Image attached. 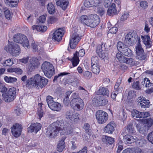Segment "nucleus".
Wrapping results in <instances>:
<instances>
[{
	"label": "nucleus",
	"instance_id": "nucleus-1",
	"mask_svg": "<svg viewBox=\"0 0 153 153\" xmlns=\"http://www.w3.org/2000/svg\"><path fill=\"white\" fill-rule=\"evenodd\" d=\"M61 131L63 134L68 135L73 132L72 128L70 125L62 120L53 122L48 127L46 131V134L51 138H54Z\"/></svg>",
	"mask_w": 153,
	"mask_h": 153
},
{
	"label": "nucleus",
	"instance_id": "nucleus-2",
	"mask_svg": "<svg viewBox=\"0 0 153 153\" xmlns=\"http://www.w3.org/2000/svg\"><path fill=\"white\" fill-rule=\"evenodd\" d=\"M48 82V80L45 77L37 74L27 81L26 85L29 88H34L39 89L46 86Z\"/></svg>",
	"mask_w": 153,
	"mask_h": 153
},
{
	"label": "nucleus",
	"instance_id": "nucleus-3",
	"mask_svg": "<svg viewBox=\"0 0 153 153\" xmlns=\"http://www.w3.org/2000/svg\"><path fill=\"white\" fill-rule=\"evenodd\" d=\"M4 49L14 56H19L21 53V49L19 45L13 42L9 43L4 47Z\"/></svg>",
	"mask_w": 153,
	"mask_h": 153
},
{
	"label": "nucleus",
	"instance_id": "nucleus-4",
	"mask_svg": "<svg viewBox=\"0 0 153 153\" xmlns=\"http://www.w3.org/2000/svg\"><path fill=\"white\" fill-rule=\"evenodd\" d=\"M13 39L15 42L21 44L26 49L30 47L28 39L26 36L23 34L20 33L16 34L13 36Z\"/></svg>",
	"mask_w": 153,
	"mask_h": 153
},
{
	"label": "nucleus",
	"instance_id": "nucleus-5",
	"mask_svg": "<svg viewBox=\"0 0 153 153\" xmlns=\"http://www.w3.org/2000/svg\"><path fill=\"white\" fill-rule=\"evenodd\" d=\"M140 38L137 34L129 33L125 35L124 42L128 45L131 46L134 45L137 42L140 41Z\"/></svg>",
	"mask_w": 153,
	"mask_h": 153
},
{
	"label": "nucleus",
	"instance_id": "nucleus-6",
	"mask_svg": "<svg viewBox=\"0 0 153 153\" xmlns=\"http://www.w3.org/2000/svg\"><path fill=\"white\" fill-rule=\"evenodd\" d=\"M41 69L45 75L48 78H50L53 75L54 71L53 65L50 62H45L41 66Z\"/></svg>",
	"mask_w": 153,
	"mask_h": 153
},
{
	"label": "nucleus",
	"instance_id": "nucleus-7",
	"mask_svg": "<svg viewBox=\"0 0 153 153\" xmlns=\"http://www.w3.org/2000/svg\"><path fill=\"white\" fill-rule=\"evenodd\" d=\"M95 116L97 123L100 124L105 123L108 117V113L102 110L97 111L95 113Z\"/></svg>",
	"mask_w": 153,
	"mask_h": 153
},
{
	"label": "nucleus",
	"instance_id": "nucleus-8",
	"mask_svg": "<svg viewBox=\"0 0 153 153\" xmlns=\"http://www.w3.org/2000/svg\"><path fill=\"white\" fill-rule=\"evenodd\" d=\"M40 64L38 58L36 57H33L29 59V63L27 65V67L28 71H32L38 68Z\"/></svg>",
	"mask_w": 153,
	"mask_h": 153
},
{
	"label": "nucleus",
	"instance_id": "nucleus-9",
	"mask_svg": "<svg viewBox=\"0 0 153 153\" xmlns=\"http://www.w3.org/2000/svg\"><path fill=\"white\" fill-rule=\"evenodd\" d=\"M85 54V50L83 49L80 50L78 52L76 51L74 54V56L71 59V61L74 66H76L79 61V57H82Z\"/></svg>",
	"mask_w": 153,
	"mask_h": 153
},
{
	"label": "nucleus",
	"instance_id": "nucleus-10",
	"mask_svg": "<svg viewBox=\"0 0 153 153\" xmlns=\"http://www.w3.org/2000/svg\"><path fill=\"white\" fill-rule=\"evenodd\" d=\"M81 38L79 34L76 32L73 33L70 37L69 45L71 49H74L76 45L80 40Z\"/></svg>",
	"mask_w": 153,
	"mask_h": 153
},
{
	"label": "nucleus",
	"instance_id": "nucleus-11",
	"mask_svg": "<svg viewBox=\"0 0 153 153\" xmlns=\"http://www.w3.org/2000/svg\"><path fill=\"white\" fill-rule=\"evenodd\" d=\"M89 27H94L97 26L100 22L99 16L97 14H92L89 16Z\"/></svg>",
	"mask_w": 153,
	"mask_h": 153
},
{
	"label": "nucleus",
	"instance_id": "nucleus-12",
	"mask_svg": "<svg viewBox=\"0 0 153 153\" xmlns=\"http://www.w3.org/2000/svg\"><path fill=\"white\" fill-rule=\"evenodd\" d=\"M80 115L77 113H74L72 111H67L66 117L67 119L71 120L72 122H76L79 120Z\"/></svg>",
	"mask_w": 153,
	"mask_h": 153
},
{
	"label": "nucleus",
	"instance_id": "nucleus-13",
	"mask_svg": "<svg viewBox=\"0 0 153 153\" xmlns=\"http://www.w3.org/2000/svg\"><path fill=\"white\" fill-rule=\"evenodd\" d=\"M22 131V127L19 124H16L11 128V132L15 137H19L21 134Z\"/></svg>",
	"mask_w": 153,
	"mask_h": 153
},
{
	"label": "nucleus",
	"instance_id": "nucleus-14",
	"mask_svg": "<svg viewBox=\"0 0 153 153\" xmlns=\"http://www.w3.org/2000/svg\"><path fill=\"white\" fill-rule=\"evenodd\" d=\"M64 32L65 30L64 28H59L56 30L53 33L52 39L57 41H59L62 39Z\"/></svg>",
	"mask_w": 153,
	"mask_h": 153
},
{
	"label": "nucleus",
	"instance_id": "nucleus-15",
	"mask_svg": "<svg viewBox=\"0 0 153 153\" xmlns=\"http://www.w3.org/2000/svg\"><path fill=\"white\" fill-rule=\"evenodd\" d=\"M42 127L41 125L39 123H33L31 124L29 127L27 128V131L29 133L37 132L40 130Z\"/></svg>",
	"mask_w": 153,
	"mask_h": 153
},
{
	"label": "nucleus",
	"instance_id": "nucleus-16",
	"mask_svg": "<svg viewBox=\"0 0 153 153\" xmlns=\"http://www.w3.org/2000/svg\"><path fill=\"white\" fill-rule=\"evenodd\" d=\"M71 102L74 103V108L77 110H81L84 106V103L81 98L72 100Z\"/></svg>",
	"mask_w": 153,
	"mask_h": 153
},
{
	"label": "nucleus",
	"instance_id": "nucleus-17",
	"mask_svg": "<svg viewBox=\"0 0 153 153\" xmlns=\"http://www.w3.org/2000/svg\"><path fill=\"white\" fill-rule=\"evenodd\" d=\"M138 101L142 108H148L149 106L150 102L148 100H146L145 97L140 96L138 99Z\"/></svg>",
	"mask_w": 153,
	"mask_h": 153
},
{
	"label": "nucleus",
	"instance_id": "nucleus-18",
	"mask_svg": "<svg viewBox=\"0 0 153 153\" xmlns=\"http://www.w3.org/2000/svg\"><path fill=\"white\" fill-rule=\"evenodd\" d=\"M93 101H95L97 105L99 106L104 105L108 103V101L107 99L102 96L97 97L96 99H94Z\"/></svg>",
	"mask_w": 153,
	"mask_h": 153
},
{
	"label": "nucleus",
	"instance_id": "nucleus-19",
	"mask_svg": "<svg viewBox=\"0 0 153 153\" xmlns=\"http://www.w3.org/2000/svg\"><path fill=\"white\" fill-rule=\"evenodd\" d=\"M56 4L60 6L62 9L65 10L67 7L69 2L66 0H56Z\"/></svg>",
	"mask_w": 153,
	"mask_h": 153
},
{
	"label": "nucleus",
	"instance_id": "nucleus-20",
	"mask_svg": "<svg viewBox=\"0 0 153 153\" xmlns=\"http://www.w3.org/2000/svg\"><path fill=\"white\" fill-rule=\"evenodd\" d=\"M117 13V11L116 9L115 4L113 3L108 9L107 11V14L108 16H111L116 14Z\"/></svg>",
	"mask_w": 153,
	"mask_h": 153
},
{
	"label": "nucleus",
	"instance_id": "nucleus-21",
	"mask_svg": "<svg viewBox=\"0 0 153 153\" xmlns=\"http://www.w3.org/2000/svg\"><path fill=\"white\" fill-rule=\"evenodd\" d=\"M114 124L112 122L107 124L104 128V131L108 134H112L114 131Z\"/></svg>",
	"mask_w": 153,
	"mask_h": 153
},
{
	"label": "nucleus",
	"instance_id": "nucleus-22",
	"mask_svg": "<svg viewBox=\"0 0 153 153\" xmlns=\"http://www.w3.org/2000/svg\"><path fill=\"white\" fill-rule=\"evenodd\" d=\"M102 46V45L97 46L96 48V52L100 57L104 58L106 56V55ZM103 48L104 49V48Z\"/></svg>",
	"mask_w": 153,
	"mask_h": 153
},
{
	"label": "nucleus",
	"instance_id": "nucleus-23",
	"mask_svg": "<svg viewBox=\"0 0 153 153\" xmlns=\"http://www.w3.org/2000/svg\"><path fill=\"white\" fill-rule=\"evenodd\" d=\"M136 127L140 133L144 134L146 133V126L145 124H139L136 125Z\"/></svg>",
	"mask_w": 153,
	"mask_h": 153
},
{
	"label": "nucleus",
	"instance_id": "nucleus-24",
	"mask_svg": "<svg viewBox=\"0 0 153 153\" xmlns=\"http://www.w3.org/2000/svg\"><path fill=\"white\" fill-rule=\"evenodd\" d=\"M49 107L53 110L59 111L61 110L62 106L59 103L54 102Z\"/></svg>",
	"mask_w": 153,
	"mask_h": 153
},
{
	"label": "nucleus",
	"instance_id": "nucleus-25",
	"mask_svg": "<svg viewBox=\"0 0 153 153\" xmlns=\"http://www.w3.org/2000/svg\"><path fill=\"white\" fill-rule=\"evenodd\" d=\"M123 140L124 142L129 144L131 143L136 141V139L132 136L128 134L124 136L123 137Z\"/></svg>",
	"mask_w": 153,
	"mask_h": 153
},
{
	"label": "nucleus",
	"instance_id": "nucleus-26",
	"mask_svg": "<svg viewBox=\"0 0 153 153\" xmlns=\"http://www.w3.org/2000/svg\"><path fill=\"white\" fill-rule=\"evenodd\" d=\"M141 38L143 41L144 44L148 47H150L151 46L150 39L149 36H141Z\"/></svg>",
	"mask_w": 153,
	"mask_h": 153
},
{
	"label": "nucleus",
	"instance_id": "nucleus-27",
	"mask_svg": "<svg viewBox=\"0 0 153 153\" xmlns=\"http://www.w3.org/2000/svg\"><path fill=\"white\" fill-rule=\"evenodd\" d=\"M65 138L61 140L59 142L57 145V151L60 152L62 151L63 149L65 148V142L64 140Z\"/></svg>",
	"mask_w": 153,
	"mask_h": 153
},
{
	"label": "nucleus",
	"instance_id": "nucleus-28",
	"mask_svg": "<svg viewBox=\"0 0 153 153\" xmlns=\"http://www.w3.org/2000/svg\"><path fill=\"white\" fill-rule=\"evenodd\" d=\"M102 140L103 142L107 143L110 144H112L114 142V138L106 135H103Z\"/></svg>",
	"mask_w": 153,
	"mask_h": 153
},
{
	"label": "nucleus",
	"instance_id": "nucleus-29",
	"mask_svg": "<svg viewBox=\"0 0 153 153\" xmlns=\"http://www.w3.org/2000/svg\"><path fill=\"white\" fill-rule=\"evenodd\" d=\"M98 93L100 95H106L107 96L109 95V92L107 88L102 87L99 88Z\"/></svg>",
	"mask_w": 153,
	"mask_h": 153
},
{
	"label": "nucleus",
	"instance_id": "nucleus-30",
	"mask_svg": "<svg viewBox=\"0 0 153 153\" xmlns=\"http://www.w3.org/2000/svg\"><path fill=\"white\" fill-rule=\"evenodd\" d=\"M32 28L33 30H36L38 31L43 32L47 30V27L45 26L34 25L32 26Z\"/></svg>",
	"mask_w": 153,
	"mask_h": 153
},
{
	"label": "nucleus",
	"instance_id": "nucleus-31",
	"mask_svg": "<svg viewBox=\"0 0 153 153\" xmlns=\"http://www.w3.org/2000/svg\"><path fill=\"white\" fill-rule=\"evenodd\" d=\"M89 16L88 17L85 15H83L81 16L80 19L81 22L89 26Z\"/></svg>",
	"mask_w": 153,
	"mask_h": 153
},
{
	"label": "nucleus",
	"instance_id": "nucleus-32",
	"mask_svg": "<svg viewBox=\"0 0 153 153\" xmlns=\"http://www.w3.org/2000/svg\"><path fill=\"white\" fill-rule=\"evenodd\" d=\"M11 95H8V94L4 93L2 94L3 99L6 102H9L13 101L15 98V97H13L12 98Z\"/></svg>",
	"mask_w": 153,
	"mask_h": 153
},
{
	"label": "nucleus",
	"instance_id": "nucleus-33",
	"mask_svg": "<svg viewBox=\"0 0 153 153\" xmlns=\"http://www.w3.org/2000/svg\"><path fill=\"white\" fill-rule=\"evenodd\" d=\"M19 0H5V3L10 6L14 7L18 4Z\"/></svg>",
	"mask_w": 153,
	"mask_h": 153
},
{
	"label": "nucleus",
	"instance_id": "nucleus-34",
	"mask_svg": "<svg viewBox=\"0 0 153 153\" xmlns=\"http://www.w3.org/2000/svg\"><path fill=\"white\" fill-rule=\"evenodd\" d=\"M140 40L137 42L135 47V51L136 54L144 53V50L142 48L140 43Z\"/></svg>",
	"mask_w": 153,
	"mask_h": 153
},
{
	"label": "nucleus",
	"instance_id": "nucleus-35",
	"mask_svg": "<svg viewBox=\"0 0 153 153\" xmlns=\"http://www.w3.org/2000/svg\"><path fill=\"white\" fill-rule=\"evenodd\" d=\"M142 85L146 88H149L152 85V83L150 82V80L147 78H144L141 82Z\"/></svg>",
	"mask_w": 153,
	"mask_h": 153
},
{
	"label": "nucleus",
	"instance_id": "nucleus-36",
	"mask_svg": "<svg viewBox=\"0 0 153 153\" xmlns=\"http://www.w3.org/2000/svg\"><path fill=\"white\" fill-rule=\"evenodd\" d=\"M91 71L93 73L95 74H99L100 71V68L99 64L91 65Z\"/></svg>",
	"mask_w": 153,
	"mask_h": 153
},
{
	"label": "nucleus",
	"instance_id": "nucleus-37",
	"mask_svg": "<svg viewBox=\"0 0 153 153\" xmlns=\"http://www.w3.org/2000/svg\"><path fill=\"white\" fill-rule=\"evenodd\" d=\"M38 107L37 114L39 117V118L40 119L41 118L43 117L44 114L43 111L42 109V104L41 103H39L38 105Z\"/></svg>",
	"mask_w": 153,
	"mask_h": 153
},
{
	"label": "nucleus",
	"instance_id": "nucleus-38",
	"mask_svg": "<svg viewBox=\"0 0 153 153\" xmlns=\"http://www.w3.org/2000/svg\"><path fill=\"white\" fill-rule=\"evenodd\" d=\"M127 46L124 45L122 42L120 41L117 42V47L118 51L121 53L122 51L126 48Z\"/></svg>",
	"mask_w": 153,
	"mask_h": 153
},
{
	"label": "nucleus",
	"instance_id": "nucleus-39",
	"mask_svg": "<svg viewBox=\"0 0 153 153\" xmlns=\"http://www.w3.org/2000/svg\"><path fill=\"white\" fill-rule=\"evenodd\" d=\"M48 12L50 14H53L55 12V8L54 6L52 3L48 4L47 6Z\"/></svg>",
	"mask_w": 153,
	"mask_h": 153
},
{
	"label": "nucleus",
	"instance_id": "nucleus-40",
	"mask_svg": "<svg viewBox=\"0 0 153 153\" xmlns=\"http://www.w3.org/2000/svg\"><path fill=\"white\" fill-rule=\"evenodd\" d=\"M6 82L9 83H14L17 81V79L14 77L6 76L4 78Z\"/></svg>",
	"mask_w": 153,
	"mask_h": 153
},
{
	"label": "nucleus",
	"instance_id": "nucleus-41",
	"mask_svg": "<svg viewBox=\"0 0 153 153\" xmlns=\"http://www.w3.org/2000/svg\"><path fill=\"white\" fill-rule=\"evenodd\" d=\"M121 53L125 56H129L132 55V51L127 46L125 48L123 51L121 52Z\"/></svg>",
	"mask_w": 153,
	"mask_h": 153
},
{
	"label": "nucleus",
	"instance_id": "nucleus-42",
	"mask_svg": "<svg viewBox=\"0 0 153 153\" xmlns=\"http://www.w3.org/2000/svg\"><path fill=\"white\" fill-rule=\"evenodd\" d=\"M7 93L8 94V95H11L12 98H13V97L15 98L16 94L15 88L13 87L10 88Z\"/></svg>",
	"mask_w": 153,
	"mask_h": 153
},
{
	"label": "nucleus",
	"instance_id": "nucleus-43",
	"mask_svg": "<svg viewBox=\"0 0 153 153\" xmlns=\"http://www.w3.org/2000/svg\"><path fill=\"white\" fill-rule=\"evenodd\" d=\"M131 115L133 117L140 118L141 112L136 110L133 109L131 112Z\"/></svg>",
	"mask_w": 153,
	"mask_h": 153
},
{
	"label": "nucleus",
	"instance_id": "nucleus-44",
	"mask_svg": "<svg viewBox=\"0 0 153 153\" xmlns=\"http://www.w3.org/2000/svg\"><path fill=\"white\" fill-rule=\"evenodd\" d=\"M124 63H125L129 65L130 64L134 65L135 64L136 62L134 61L132 58H128L126 57Z\"/></svg>",
	"mask_w": 153,
	"mask_h": 153
},
{
	"label": "nucleus",
	"instance_id": "nucleus-45",
	"mask_svg": "<svg viewBox=\"0 0 153 153\" xmlns=\"http://www.w3.org/2000/svg\"><path fill=\"white\" fill-rule=\"evenodd\" d=\"M116 57L120 63H124L126 57L124 56L121 53H117L116 55Z\"/></svg>",
	"mask_w": 153,
	"mask_h": 153
},
{
	"label": "nucleus",
	"instance_id": "nucleus-46",
	"mask_svg": "<svg viewBox=\"0 0 153 153\" xmlns=\"http://www.w3.org/2000/svg\"><path fill=\"white\" fill-rule=\"evenodd\" d=\"M136 55V58L140 60H144L146 57V56L144 52L137 54Z\"/></svg>",
	"mask_w": 153,
	"mask_h": 153
},
{
	"label": "nucleus",
	"instance_id": "nucleus-47",
	"mask_svg": "<svg viewBox=\"0 0 153 153\" xmlns=\"http://www.w3.org/2000/svg\"><path fill=\"white\" fill-rule=\"evenodd\" d=\"M68 83L69 84L74 87H76L77 86L78 81L76 79H74L71 80L68 79Z\"/></svg>",
	"mask_w": 153,
	"mask_h": 153
},
{
	"label": "nucleus",
	"instance_id": "nucleus-48",
	"mask_svg": "<svg viewBox=\"0 0 153 153\" xmlns=\"http://www.w3.org/2000/svg\"><path fill=\"white\" fill-rule=\"evenodd\" d=\"M94 0H86L84 3V5L85 7H89L94 6Z\"/></svg>",
	"mask_w": 153,
	"mask_h": 153
},
{
	"label": "nucleus",
	"instance_id": "nucleus-49",
	"mask_svg": "<svg viewBox=\"0 0 153 153\" xmlns=\"http://www.w3.org/2000/svg\"><path fill=\"white\" fill-rule=\"evenodd\" d=\"M97 8V9L96 8L95 9L97 11V13L100 16H102L105 13V10L102 7H101L100 5L99 7H98Z\"/></svg>",
	"mask_w": 153,
	"mask_h": 153
},
{
	"label": "nucleus",
	"instance_id": "nucleus-50",
	"mask_svg": "<svg viewBox=\"0 0 153 153\" xmlns=\"http://www.w3.org/2000/svg\"><path fill=\"white\" fill-rule=\"evenodd\" d=\"M4 14L6 18L8 19H10L12 17V13L10 12L8 9H7L4 11Z\"/></svg>",
	"mask_w": 153,
	"mask_h": 153
},
{
	"label": "nucleus",
	"instance_id": "nucleus-51",
	"mask_svg": "<svg viewBox=\"0 0 153 153\" xmlns=\"http://www.w3.org/2000/svg\"><path fill=\"white\" fill-rule=\"evenodd\" d=\"M57 20V19L54 16L49 17L47 19V23L48 24H53Z\"/></svg>",
	"mask_w": 153,
	"mask_h": 153
},
{
	"label": "nucleus",
	"instance_id": "nucleus-52",
	"mask_svg": "<svg viewBox=\"0 0 153 153\" xmlns=\"http://www.w3.org/2000/svg\"><path fill=\"white\" fill-rule=\"evenodd\" d=\"M13 64V61L11 59H9L5 60L2 63L4 66H11Z\"/></svg>",
	"mask_w": 153,
	"mask_h": 153
},
{
	"label": "nucleus",
	"instance_id": "nucleus-53",
	"mask_svg": "<svg viewBox=\"0 0 153 153\" xmlns=\"http://www.w3.org/2000/svg\"><path fill=\"white\" fill-rule=\"evenodd\" d=\"M98 58L97 56H93L91 58V65L98 64Z\"/></svg>",
	"mask_w": 153,
	"mask_h": 153
},
{
	"label": "nucleus",
	"instance_id": "nucleus-54",
	"mask_svg": "<svg viewBox=\"0 0 153 153\" xmlns=\"http://www.w3.org/2000/svg\"><path fill=\"white\" fill-rule=\"evenodd\" d=\"M144 123L148 127H150L153 124V120L151 118L146 119L144 120Z\"/></svg>",
	"mask_w": 153,
	"mask_h": 153
},
{
	"label": "nucleus",
	"instance_id": "nucleus-55",
	"mask_svg": "<svg viewBox=\"0 0 153 153\" xmlns=\"http://www.w3.org/2000/svg\"><path fill=\"white\" fill-rule=\"evenodd\" d=\"M66 75H67L68 76H73V74H71L70 73H66L65 72L61 73L60 74H58V76H55L53 80L54 81L56 80L58 78L59 76H62Z\"/></svg>",
	"mask_w": 153,
	"mask_h": 153
},
{
	"label": "nucleus",
	"instance_id": "nucleus-56",
	"mask_svg": "<svg viewBox=\"0 0 153 153\" xmlns=\"http://www.w3.org/2000/svg\"><path fill=\"white\" fill-rule=\"evenodd\" d=\"M47 15H43L40 16L38 19L39 22L37 21L39 23H44L46 20Z\"/></svg>",
	"mask_w": 153,
	"mask_h": 153
},
{
	"label": "nucleus",
	"instance_id": "nucleus-57",
	"mask_svg": "<svg viewBox=\"0 0 153 153\" xmlns=\"http://www.w3.org/2000/svg\"><path fill=\"white\" fill-rule=\"evenodd\" d=\"M46 101L49 107L50 106V105H51L53 102H55L53 100V98L50 96L47 97Z\"/></svg>",
	"mask_w": 153,
	"mask_h": 153
},
{
	"label": "nucleus",
	"instance_id": "nucleus-58",
	"mask_svg": "<svg viewBox=\"0 0 153 153\" xmlns=\"http://www.w3.org/2000/svg\"><path fill=\"white\" fill-rule=\"evenodd\" d=\"M83 76L85 79H89L91 77L92 74L91 72L88 71H86L83 73Z\"/></svg>",
	"mask_w": 153,
	"mask_h": 153
},
{
	"label": "nucleus",
	"instance_id": "nucleus-59",
	"mask_svg": "<svg viewBox=\"0 0 153 153\" xmlns=\"http://www.w3.org/2000/svg\"><path fill=\"white\" fill-rule=\"evenodd\" d=\"M90 125L88 124H85L84 125L83 128L85 129L86 132L89 135H91V131L89 129L90 128Z\"/></svg>",
	"mask_w": 153,
	"mask_h": 153
},
{
	"label": "nucleus",
	"instance_id": "nucleus-60",
	"mask_svg": "<svg viewBox=\"0 0 153 153\" xmlns=\"http://www.w3.org/2000/svg\"><path fill=\"white\" fill-rule=\"evenodd\" d=\"M140 6L143 9H146L148 7L147 2L146 1H142L140 3Z\"/></svg>",
	"mask_w": 153,
	"mask_h": 153
},
{
	"label": "nucleus",
	"instance_id": "nucleus-61",
	"mask_svg": "<svg viewBox=\"0 0 153 153\" xmlns=\"http://www.w3.org/2000/svg\"><path fill=\"white\" fill-rule=\"evenodd\" d=\"M132 87L134 88L136 90H139L141 89L139 85V82L138 81L134 82Z\"/></svg>",
	"mask_w": 153,
	"mask_h": 153
},
{
	"label": "nucleus",
	"instance_id": "nucleus-62",
	"mask_svg": "<svg viewBox=\"0 0 153 153\" xmlns=\"http://www.w3.org/2000/svg\"><path fill=\"white\" fill-rule=\"evenodd\" d=\"M127 130L128 132L130 133L133 134L135 132V130L131 125H129L128 126Z\"/></svg>",
	"mask_w": 153,
	"mask_h": 153
},
{
	"label": "nucleus",
	"instance_id": "nucleus-63",
	"mask_svg": "<svg viewBox=\"0 0 153 153\" xmlns=\"http://www.w3.org/2000/svg\"><path fill=\"white\" fill-rule=\"evenodd\" d=\"M112 0H104V5L105 7H109L111 4Z\"/></svg>",
	"mask_w": 153,
	"mask_h": 153
},
{
	"label": "nucleus",
	"instance_id": "nucleus-64",
	"mask_svg": "<svg viewBox=\"0 0 153 153\" xmlns=\"http://www.w3.org/2000/svg\"><path fill=\"white\" fill-rule=\"evenodd\" d=\"M122 153H134L133 149L127 148L123 150Z\"/></svg>",
	"mask_w": 153,
	"mask_h": 153
}]
</instances>
